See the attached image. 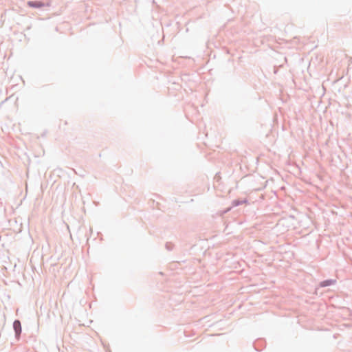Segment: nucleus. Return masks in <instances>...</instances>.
<instances>
[{
	"label": "nucleus",
	"instance_id": "nucleus-1",
	"mask_svg": "<svg viewBox=\"0 0 352 352\" xmlns=\"http://www.w3.org/2000/svg\"><path fill=\"white\" fill-rule=\"evenodd\" d=\"M28 5L32 8H42L44 6V3L39 1H28Z\"/></svg>",
	"mask_w": 352,
	"mask_h": 352
},
{
	"label": "nucleus",
	"instance_id": "nucleus-2",
	"mask_svg": "<svg viewBox=\"0 0 352 352\" xmlns=\"http://www.w3.org/2000/svg\"><path fill=\"white\" fill-rule=\"evenodd\" d=\"M14 327L16 331H17V329H19V330H21V323H20V322L18 321V320H16L14 322Z\"/></svg>",
	"mask_w": 352,
	"mask_h": 352
},
{
	"label": "nucleus",
	"instance_id": "nucleus-3",
	"mask_svg": "<svg viewBox=\"0 0 352 352\" xmlns=\"http://www.w3.org/2000/svg\"><path fill=\"white\" fill-rule=\"evenodd\" d=\"M329 283H330L329 282H328L327 283H325V282H324L322 283V286H326V285H329Z\"/></svg>",
	"mask_w": 352,
	"mask_h": 352
}]
</instances>
